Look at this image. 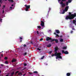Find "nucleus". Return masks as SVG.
Wrapping results in <instances>:
<instances>
[{"label":"nucleus","instance_id":"f257e3e1","mask_svg":"<svg viewBox=\"0 0 76 76\" xmlns=\"http://www.w3.org/2000/svg\"><path fill=\"white\" fill-rule=\"evenodd\" d=\"M72 13L70 12H69V15L67 16L66 17V20L67 19H73L75 17H76V13H74V14H71Z\"/></svg>","mask_w":76,"mask_h":76},{"label":"nucleus","instance_id":"f03ea898","mask_svg":"<svg viewBox=\"0 0 76 76\" xmlns=\"http://www.w3.org/2000/svg\"><path fill=\"white\" fill-rule=\"evenodd\" d=\"M59 3H60V4H61L62 7L64 8L66 6V4L64 3V1H66V0H58Z\"/></svg>","mask_w":76,"mask_h":76},{"label":"nucleus","instance_id":"7ed1b4c3","mask_svg":"<svg viewBox=\"0 0 76 76\" xmlns=\"http://www.w3.org/2000/svg\"><path fill=\"white\" fill-rule=\"evenodd\" d=\"M55 55L56 56V59H58V58L62 59V57L61 56V53H57L55 54Z\"/></svg>","mask_w":76,"mask_h":76},{"label":"nucleus","instance_id":"20e7f679","mask_svg":"<svg viewBox=\"0 0 76 76\" xmlns=\"http://www.w3.org/2000/svg\"><path fill=\"white\" fill-rule=\"evenodd\" d=\"M24 6H25L26 7L25 10L26 11H28L29 9L30 8V5H29L28 6L26 5H24Z\"/></svg>","mask_w":76,"mask_h":76},{"label":"nucleus","instance_id":"39448f33","mask_svg":"<svg viewBox=\"0 0 76 76\" xmlns=\"http://www.w3.org/2000/svg\"><path fill=\"white\" fill-rule=\"evenodd\" d=\"M62 53H63L65 54H69V52L67 51H66L64 52V50H62Z\"/></svg>","mask_w":76,"mask_h":76},{"label":"nucleus","instance_id":"423d86ee","mask_svg":"<svg viewBox=\"0 0 76 76\" xmlns=\"http://www.w3.org/2000/svg\"><path fill=\"white\" fill-rule=\"evenodd\" d=\"M55 41L56 43H58V39H53L51 40H50V42H53V41Z\"/></svg>","mask_w":76,"mask_h":76},{"label":"nucleus","instance_id":"0eeeda50","mask_svg":"<svg viewBox=\"0 0 76 76\" xmlns=\"http://www.w3.org/2000/svg\"><path fill=\"white\" fill-rule=\"evenodd\" d=\"M58 50V47H56L55 48V54H57L58 53H57V50Z\"/></svg>","mask_w":76,"mask_h":76},{"label":"nucleus","instance_id":"6e6552de","mask_svg":"<svg viewBox=\"0 0 76 76\" xmlns=\"http://www.w3.org/2000/svg\"><path fill=\"white\" fill-rule=\"evenodd\" d=\"M41 26L42 27H44V26L45 25H44V22L42 21H41Z\"/></svg>","mask_w":76,"mask_h":76},{"label":"nucleus","instance_id":"1a4fd4ad","mask_svg":"<svg viewBox=\"0 0 76 76\" xmlns=\"http://www.w3.org/2000/svg\"><path fill=\"white\" fill-rule=\"evenodd\" d=\"M49 40H52V39L51 37H48L46 39V41H49Z\"/></svg>","mask_w":76,"mask_h":76},{"label":"nucleus","instance_id":"9d476101","mask_svg":"<svg viewBox=\"0 0 76 76\" xmlns=\"http://www.w3.org/2000/svg\"><path fill=\"white\" fill-rule=\"evenodd\" d=\"M69 7L68 6H66L65 8V10L66 11V12H67V10H68V9H69Z\"/></svg>","mask_w":76,"mask_h":76},{"label":"nucleus","instance_id":"9b49d317","mask_svg":"<svg viewBox=\"0 0 76 76\" xmlns=\"http://www.w3.org/2000/svg\"><path fill=\"white\" fill-rule=\"evenodd\" d=\"M23 38H22V36L20 37H19V39H20V42H22V39Z\"/></svg>","mask_w":76,"mask_h":76},{"label":"nucleus","instance_id":"f8f14e48","mask_svg":"<svg viewBox=\"0 0 76 76\" xmlns=\"http://www.w3.org/2000/svg\"><path fill=\"white\" fill-rule=\"evenodd\" d=\"M16 61V60L15 59H13L12 61V63H13V62H15Z\"/></svg>","mask_w":76,"mask_h":76},{"label":"nucleus","instance_id":"ddd939ff","mask_svg":"<svg viewBox=\"0 0 76 76\" xmlns=\"http://www.w3.org/2000/svg\"><path fill=\"white\" fill-rule=\"evenodd\" d=\"M56 31L57 34H60V31L58 30H56Z\"/></svg>","mask_w":76,"mask_h":76},{"label":"nucleus","instance_id":"4468645a","mask_svg":"<svg viewBox=\"0 0 76 76\" xmlns=\"http://www.w3.org/2000/svg\"><path fill=\"white\" fill-rule=\"evenodd\" d=\"M35 41L32 42V41H31L30 42V43L31 44H34L35 43Z\"/></svg>","mask_w":76,"mask_h":76},{"label":"nucleus","instance_id":"2eb2a0df","mask_svg":"<svg viewBox=\"0 0 76 76\" xmlns=\"http://www.w3.org/2000/svg\"><path fill=\"white\" fill-rule=\"evenodd\" d=\"M66 76H70V73H67Z\"/></svg>","mask_w":76,"mask_h":76},{"label":"nucleus","instance_id":"dca6fc26","mask_svg":"<svg viewBox=\"0 0 76 76\" xmlns=\"http://www.w3.org/2000/svg\"><path fill=\"white\" fill-rule=\"evenodd\" d=\"M64 41V40H63V39H61L60 40V42H63Z\"/></svg>","mask_w":76,"mask_h":76},{"label":"nucleus","instance_id":"f3484780","mask_svg":"<svg viewBox=\"0 0 76 76\" xmlns=\"http://www.w3.org/2000/svg\"><path fill=\"white\" fill-rule=\"evenodd\" d=\"M65 12H66L65 10H64L62 12V14H64L65 13Z\"/></svg>","mask_w":76,"mask_h":76},{"label":"nucleus","instance_id":"a211bd4d","mask_svg":"<svg viewBox=\"0 0 76 76\" xmlns=\"http://www.w3.org/2000/svg\"><path fill=\"white\" fill-rule=\"evenodd\" d=\"M63 50H66L67 49V47H64L63 48Z\"/></svg>","mask_w":76,"mask_h":76},{"label":"nucleus","instance_id":"6ab92c4d","mask_svg":"<svg viewBox=\"0 0 76 76\" xmlns=\"http://www.w3.org/2000/svg\"><path fill=\"white\" fill-rule=\"evenodd\" d=\"M51 46V45L50 44H49V45H47L48 47H50Z\"/></svg>","mask_w":76,"mask_h":76},{"label":"nucleus","instance_id":"aec40b11","mask_svg":"<svg viewBox=\"0 0 76 76\" xmlns=\"http://www.w3.org/2000/svg\"><path fill=\"white\" fill-rule=\"evenodd\" d=\"M76 20H73V23H74V24H75V23H76Z\"/></svg>","mask_w":76,"mask_h":76},{"label":"nucleus","instance_id":"412c9836","mask_svg":"<svg viewBox=\"0 0 76 76\" xmlns=\"http://www.w3.org/2000/svg\"><path fill=\"white\" fill-rule=\"evenodd\" d=\"M14 72H12V73H11V76H13V75H14Z\"/></svg>","mask_w":76,"mask_h":76},{"label":"nucleus","instance_id":"4be33fe9","mask_svg":"<svg viewBox=\"0 0 76 76\" xmlns=\"http://www.w3.org/2000/svg\"><path fill=\"white\" fill-rule=\"evenodd\" d=\"M56 54V52H55L54 54H52V57H53V56H56V55L55 54Z\"/></svg>","mask_w":76,"mask_h":76},{"label":"nucleus","instance_id":"5701e85b","mask_svg":"<svg viewBox=\"0 0 76 76\" xmlns=\"http://www.w3.org/2000/svg\"><path fill=\"white\" fill-rule=\"evenodd\" d=\"M44 57H45V56H43L41 58V59L42 60V59H44Z\"/></svg>","mask_w":76,"mask_h":76},{"label":"nucleus","instance_id":"b1692460","mask_svg":"<svg viewBox=\"0 0 76 76\" xmlns=\"http://www.w3.org/2000/svg\"><path fill=\"white\" fill-rule=\"evenodd\" d=\"M33 73H38V72L37 71H34Z\"/></svg>","mask_w":76,"mask_h":76},{"label":"nucleus","instance_id":"393cba45","mask_svg":"<svg viewBox=\"0 0 76 76\" xmlns=\"http://www.w3.org/2000/svg\"><path fill=\"white\" fill-rule=\"evenodd\" d=\"M9 1H11L12 3H13V2H14V1H13V0H8Z\"/></svg>","mask_w":76,"mask_h":76},{"label":"nucleus","instance_id":"a878e982","mask_svg":"<svg viewBox=\"0 0 76 76\" xmlns=\"http://www.w3.org/2000/svg\"><path fill=\"white\" fill-rule=\"evenodd\" d=\"M27 54V53L25 52V53L23 54V55L24 56H26V55Z\"/></svg>","mask_w":76,"mask_h":76},{"label":"nucleus","instance_id":"bb28decb","mask_svg":"<svg viewBox=\"0 0 76 76\" xmlns=\"http://www.w3.org/2000/svg\"><path fill=\"white\" fill-rule=\"evenodd\" d=\"M68 4H69V2H66V6H68Z\"/></svg>","mask_w":76,"mask_h":76},{"label":"nucleus","instance_id":"cd10ccee","mask_svg":"<svg viewBox=\"0 0 76 76\" xmlns=\"http://www.w3.org/2000/svg\"><path fill=\"white\" fill-rule=\"evenodd\" d=\"M37 27L39 29H41V27L40 26H37Z\"/></svg>","mask_w":76,"mask_h":76},{"label":"nucleus","instance_id":"c85d7f7f","mask_svg":"<svg viewBox=\"0 0 76 76\" xmlns=\"http://www.w3.org/2000/svg\"><path fill=\"white\" fill-rule=\"evenodd\" d=\"M5 64H8V62L7 61H6L4 62Z\"/></svg>","mask_w":76,"mask_h":76},{"label":"nucleus","instance_id":"c756f323","mask_svg":"<svg viewBox=\"0 0 76 76\" xmlns=\"http://www.w3.org/2000/svg\"><path fill=\"white\" fill-rule=\"evenodd\" d=\"M43 38H41L40 40H39V41H42L43 40Z\"/></svg>","mask_w":76,"mask_h":76},{"label":"nucleus","instance_id":"7c9ffc66","mask_svg":"<svg viewBox=\"0 0 76 76\" xmlns=\"http://www.w3.org/2000/svg\"><path fill=\"white\" fill-rule=\"evenodd\" d=\"M72 2V0H68V3H70Z\"/></svg>","mask_w":76,"mask_h":76},{"label":"nucleus","instance_id":"2f4dec72","mask_svg":"<svg viewBox=\"0 0 76 76\" xmlns=\"http://www.w3.org/2000/svg\"><path fill=\"white\" fill-rule=\"evenodd\" d=\"M19 75H22V74L21 72H20L18 74Z\"/></svg>","mask_w":76,"mask_h":76},{"label":"nucleus","instance_id":"473e14b6","mask_svg":"<svg viewBox=\"0 0 76 76\" xmlns=\"http://www.w3.org/2000/svg\"><path fill=\"white\" fill-rule=\"evenodd\" d=\"M73 32V31L71 30L70 32V34H72Z\"/></svg>","mask_w":76,"mask_h":76},{"label":"nucleus","instance_id":"72a5a7b5","mask_svg":"<svg viewBox=\"0 0 76 76\" xmlns=\"http://www.w3.org/2000/svg\"><path fill=\"white\" fill-rule=\"evenodd\" d=\"M49 54H51V53H52V51H50L49 52Z\"/></svg>","mask_w":76,"mask_h":76},{"label":"nucleus","instance_id":"f704fd0d","mask_svg":"<svg viewBox=\"0 0 76 76\" xmlns=\"http://www.w3.org/2000/svg\"><path fill=\"white\" fill-rule=\"evenodd\" d=\"M56 37H59V35H58L56 34Z\"/></svg>","mask_w":76,"mask_h":76},{"label":"nucleus","instance_id":"c9c22d12","mask_svg":"<svg viewBox=\"0 0 76 76\" xmlns=\"http://www.w3.org/2000/svg\"><path fill=\"white\" fill-rule=\"evenodd\" d=\"M37 50H39V51H41V49H39V48H37Z\"/></svg>","mask_w":76,"mask_h":76},{"label":"nucleus","instance_id":"e433bc0d","mask_svg":"<svg viewBox=\"0 0 76 76\" xmlns=\"http://www.w3.org/2000/svg\"><path fill=\"white\" fill-rule=\"evenodd\" d=\"M5 60H7V57H6L4 58Z\"/></svg>","mask_w":76,"mask_h":76},{"label":"nucleus","instance_id":"4c0bfd02","mask_svg":"<svg viewBox=\"0 0 76 76\" xmlns=\"http://www.w3.org/2000/svg\"><path fill=\"white\" fill-rule=\"evenodd\" d=\"M27 65V64H24V66H26Z\"/></svg>","mask_w":76,"mask_h":76},{"label":"nucleus","instance_id":"58836bf2","mask_svg":"<svg viewBox=\"0 0 76 76\" xmlns=\"http://www.w3.org/2000/svg\"><path fill=\"white\" fill-rule=\"evenodd\" d=\"M0 3H1V4L2 3V0H0Z\"/></svg>","mask_w":76,"mask_h":76},{"label":"nucleus","instance_id":"ea45409f","mask_svg":"<svg viewBox=\"0 0 76 76\" xmlns=\"http://www.w3.org/2000/svg\"><path fill=\"white\" fill-rule=\"evenodd\" d=\"M0 20H1V22H2V20H2V19H1V18H0Z\"/></svg>","mask_w":76,"mask_h":76},{"label":"nucleus","instance_id":"a19ab883","mask_svg":"<svg viewBox=\"0 0 76 76\" xmlns=\"http://www.w3.org/2000/svg\"><path fill=\"white\" fill-rule=\"evenodd\" d=\"M23 46H24V47H26V45H24Z\"/></svg>","mask_w":76,"mask_h":76},{"label":"nucleus","instance_id":"79ce46f5","mask_svg":"<svg viewBox=\"0 0 76 76\" xmlns=\"http://www.w3.org/2000/svg\"><path fill=\"white\" fill-rule=\"evenodd\" d=\"M49 11H48V12H50V10H51V8H49Z\"/></svg>","mask_w":76,"mask_h":76},{"label":"nucleus","instance_id":"37998d69","mask_svg":"<svg viewBox=\"0 0 76 76\" xmlns=\"http://www.w3.org/2000/svg\"><path fill=\"white\" fill-rule=\"evenodd\" d=\"M29 74H30V75H32L33 74L32 73H31V72H29Z\"/></svg>","mask_w":76,"mask_h":76},{"label":"nucleus","instance_id":"c03bdc74","mask_svg":"<svg viewBox=\"0 0 76 76\" xmlns=\"http://www.w3.org/2000/svg\"><path fill=\"white\" fill-rule=\"evenodd\" d=\"M37 34H39V32L38 31H37Z\"/></svg>","mask_w":76,"mask_h":76},{"label":"nucleus","instance_id":"a18cd8bd","mask_svg":"<svg viewBox=\"0 0 76 76\" xmlns=\"http://www.w3.org/2000/svg\"><path fill=\"white\" fill-rule=\"evenodd\" d=\"M5 6L4 5H3V7H4V8H3V9H4V7H5Z\"/></svg>","mask_w":76,"mask_h":76},{"label":"nucleus","instance_id":"49530a36","mask_svg":"<svg viewBox=\"0 0 76 76\" xmlns=\"http://www.w3.org/2000/svg\"><path fill=\"white\" fill-rule=\"evenodd\" d=\"M4 10H3V11H2V13H4Z\"/></svg>","mask_w":76,"mask_h":76},{"label":"nucleus","instance_id":"de8ad7c7","mask_svg":"<svg viewBox=\"0 0 76 76\" xmlns=\"http://www.w3.org/2000/svg\"><path fill=\"white\" fill-rule=\"evenodd\" d=\"M18 72H19V71H17V72H15V74H16L18 73Z\"/></svg>","mask_w":76,"mask_h":76},{"label":"nucleus","instance_id":"09e8293b","mask_svg":"<svg viewBox=\"0 0 76 76\" xmlns=\"http://www.w3.org/2000/svg\"><path fill=\"white\" fill-rule=\"evenodd\" d=\"M1 57H3V54H1Z\"/></svg>","mask_w":76,"mask_h":76},{"label":"nucleus","instance_id":"8fccbe9b","mask_svg":"<svg viewBox=\"0 0 76 76\" xmlns=\"http://www.w3.org/2000/svg\"><path fill=\"white\" fill-rule=\"evenodd\" d=\"M72 30H75V29L74 28H72Z\"/></svg>","mask_w":76,"mask_h":76},{"label":"nucleus","instance_id":"3c124183","mask_svg":"<svg viewBox=\"0 0 76 76\" xmlns=\"http://www.w3.org/2000/svg\"><path fill=\"white\" fill-rule=\"evenodd\" d=\"M54 34L55 35H56L57 34H56V32L54 33Z\"/></svg>","mask_w":76,"mask_h":76},{"label":"nucleus","instance_id":"603ef678","mask_svg":"<svg viewBox=\"0 0 76 76\" xmlns=\"http://www.w3.org/2000/svg\"><path fill=\"white\" fill-rule=\"evenodd\" d=\"M25 75H26V74H23V76H25Z\"/></svg>","mask_w":76,"mask_h":76},{"label":"nucleus","instance_id":"864d4df0","mask_svg":"<svg viewBox=\"0 0 76 76\" xmlns=\"http://www.w3.org/2000/svg\"><path fill=\"white\" fill-rule=\"evenodd\" d=\"M10 9H12V7H10Z\"/></svg>","mask_w":76,"mask_h":76},{"label":"nucleus","instance_id":"5fc2aeb1","mask_svg":"<svg viewBox=\"0 0 76 76\" xmlns=\"http://www.w3.org/2000/svg\"><path fill=\"white\" fill-rule=\"evenodd\" d=\"M3 53V51H2L1 52H0V53Z\"/></svg>","mask_w":76,"mask_h":76},{"label":"nucleus","instance_id":"6e6d98bb","mask_svg":"<svg viewBox=\"0 0 76 76\" xmlns=\"http://www.w3.org/2000/svg\"><path fill=\"white\" fill-rule=\"evenodd\" d=\"M62 36H60V37H61H61H62Z\"/></svg>","mask_w":76,"mask_h":76},{"label":"nucleus","instance_id":"4d7b16f0","mask_svg":"<svg viewBox=\"0 0 76 76\" xmlns=\"http://www.w3.org/2000/svg\"><path fill=\"white\" fill-rule=\"evenodd\" d=\"M11 6L12 7L13 6V4H12Z\"/></svg>","mask_w":76,"mask_h":76},{"label":"nucleus","instance_id":"13d9d810","mask_svg":"<svg viewBox=\"0 0 76 76\" xmlns=\"http://www.w3.org/2000/svg\"><path fill=\"white\" fill-rule=\"evenodd\" d=\"M1 66H3V65L2 64H1Z\"/></svg>","mask_w":76,"mask_h":76},{"label":"nucleus","instance_id":"bf43d9fd","mask_svg":"<svg viewBox=\"0 0 76 76\" xmlns=\"http://www.w3.org/2000/svg\"><path fill=\"white\" fill-rule=\"evenodd\" d=\"M6 76H9V75H7Z\"/></svg>","mask_w":76,"mask_h":76},{"label":"nucleus","instance_id":"052dcab7","mask_svg":"<svg viewBox=\"0 0 76 76\" xmlns=\"http://www.w3.org/2000/svg\"><path fill=\"white\" fill-rule=\"evenodd\" d=\"M0 7H1V4H0Z\"/></svg>","mask_w":76,"mask_h":76},{"label":"nucleus","instance_id":"680f3d73","mask_svg":"<svg viewBox=\"0 0 76 76\" xmlns=\"http://www.w3.org/2000/svg\"><path fill=\"white\" fill-rule=\"evenodd\" d=\"M1 73V71L0 70V73Z\"/></svg>","mask_w":76,"mask_h":76},{"label":"nucleus","instance_id":"e2e57ef3","mask_svg":"<svg viewBox=\"0 0 76 76\" xmlns=\"http://www.w3.org/2000/svg\"><path fill=\"white\" fill-rule=\"evenodd\" d=\"M1 58V57H0V59Z\"/></svg>","mask_w":76,"mask_h":76},{"label":"nucleus","instance_id":"0e129e2a","mask_svg":"<svg viewBox=\"0 0 76 76\" xmlns=\"http://www.w3.org/2000/svg\"><path fill=\"white\" fill-rule=\"evenodd\" d=\"M75 20H76V18H75Z\"/></svg>","mask_w":76,"mask_h":76},{"label":"nucleus","instance_id":"69168bd1","mask_svg":"<svg viewBox=\"0 0 76 76\" xmlns=\"http://www.w3.org/2000/svg\"><path fill=\"white\" fill-rule=\"evenodd\" d=\"M30 57H31V56H30Z\"/></svg>","mask_w":76,"mask_h":76},{"label":"nucleus","instance_id":"338daca9","mask_svg":"<svg viewBox=\"0 0 76 76\" xmlns=\"http://www.w3.org/2000/svg\"><path fill=\"white\" fill-rule=\"evenodd\" d=\"M46 1H47V0H46Z\"/></svg>","mask_w":76,"mask_h":76},{"label":"nucleus","instance_id":"774afa93","mask_svg":"<svg viewBox=\"0 0 76 76\" xmlns=\"http://www.w3.org/2000/svg\"><path fill=\"white\" fill-rule=\"evenodd\" d=\"M0 76H1L0 75Z\"/></svg>","mask_w":76,"mask_h":76}]
</instances>
